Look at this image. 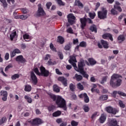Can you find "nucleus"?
<instances>
[{"instance_id":"f03ea898","label":"nucleus","mask_w":126,"mask_h":126,"mask_svg":"<svg viewBox=\"0 0 126 126\" xmlns=\"http://www.w3.org/2000/svg\"><path fill=\"white\" fill-rule=\"evenodd\" d=\"M120 78H122V76L118 74H114L111 76V85L113 88H116L121 86L122 80Z\"/></svg>"},{"instance_id":"5701e85b","label":"nucleus","mask_w":126,"mask_h":126,"mask_svg":"<svg viewBox=\"0 0 126 126\" xmlns=\"http://www.w3.org/2000/svg\"><path fill=\"white\" fill-rule=\"evenodd\" d=\"M111 126H120V125H118V121H117L116 119H111Z\"/></svg>"},{"instance_id":"9d476101","label":"nucleus","mask_w":126,"mask_h":126,"mask_svg":"<svg viewBox=\"0 0 126 126\" xmlns=\"http://www.w3.org/2000/svg\"><path fill=\"white\" fill-rule=\"evenodd\" d=\"M120 5H121V3H120L119 1H116L115 4L114 5V9L118 10V11L119 12H122V11H123V9H122V7L120 6Z\"/></svg>"},{"instance_id":"2eb2a0df","label":"nucleus","mask_w":126,"mask_h":126,"mask_svg":"<svg viewBox=\"0 0 126 126\" xmlns=\"http://www.w3.org/2000/svg\"><path fill=\"white\" fill-rule=\"evenodd\" d=\"M59 81H61L64 86H67V80L63 77H59L58 78Z\"/></svg>"},{"instance_id":"864d4df0","label":"nucleus","mask_w":126,"mask_h":126,"mask_svg":"<svg viewBox=\"0 0 126 126\" xmlns=\"http://www.w3.org/2000/svg\"><path fill=\"white\" fill-rule=\"evenodd\" d=\"M11 67H12V64H10L8 65L7 66H6L5 68V71H7V70H8V69H9V68H11Z\"/></svg>"},{"instance_id":"f3484780","label":"nucleus","mask_w":126,"mask_h":126,"mask_svg":"<svg viewBox=\"0 0 126 126\" xmlns=\"http://www.w3.org/2000/svg\"><path fill=\"white\" fill-rule=\"evenodd\" d=\"M14 38H17V33L15 31H13L10 35V39L11 41H13Z\"/></svg>"},{"instance_id":"e2e57ef3","label":"nucleus","mask_w":126,"mask_h":126,"mask_svg":"<svg viewBox=\"0 0 126 126\" xmlns=\"http://www.w3.org/2000/svg\"><path fill=\"white\" fill-rule=\"evenodd\" d=\"M13 51L16 54H20L21 53V51L18 49H15Z\"/></svg>"},{"instance_id":"bf43d9fd","label":"nucleus","mask_w":126,"mask_h":126,"mask_svg":"<svg viewBox=\"0 0 126 126\" xmlns=\"http://www.w3.org/2000/svg\"><path fill=\"white\" fill-rule=\"evenodd\" d=\"M50 48L52 51H56V48L54 47L53 43H51L50 45Z\"/></svg>"},{"instance_id":"c03bdc74","label":"nucleus","mask_w":126,"mask_h":126,"mask_svg":"<svg viewBox=\"0 0 126 126\" xmlns=\"http://www.w3.org/2000/svg\"><path fill=\"white\" fill-rule=\"evenodd\" d=\"M118 94L120 95V96H122L124 97H126V94L121 91H118Z\"/></svg>"},{"instance_id":"338daca9","label":"nucleus","mask_w":126,"mask_h":126,"mask_svg":"<svg viewBox=\"0 0 126 126\" xmlns=\"http://www.w3.org/2000/svg\"><path fill=\"white\" fill-rule=\"evenodd\" d=\"M34 72L36 73V74H40V72H39V70L38 69V68H35L33 70Z\"/></svg>"},{"instance_id":"aec40b11","label":"nucleus","mask_w":126,"mask_h":126,"mask_svg":"<svg viewBox=\"0 0 126 126\" xmlns=\"http://www.w3.org/2000/svg\"><path fill=\"white\" fill-rule=\"evenodd\" d=\"M48 95H49L50 98H51V99L53 100V101H57V100L58 99V95L56 96V95H55L51 93H49Z\"/></svg>"},{"instance_id":"de8ad7c7","label":"nucleus","mask_w":126,"mask_h":126,"mask_svg":"<svg viewBox=\"0 0 126 126\" xmlns=\"http://www.w3.org/2000/svg\"><path fill=\"white\" fill-rule=\"evenodd\" d=\"M79 46L80 47H85L87 46L86 42L82 41L80 43Z\"/></svg>"},{"instance_id":"1a4fd4ad","label":"nucleus","mask_w":126,"mask_h":126,"mask_svg":"<svg viewBox=\"0 0 126 126\" xmlns=\"http://www.w3.org/2000/svg\"><path fill=\"white\" fill-rule=\"evenodd\" d=\"M31 78L33 84L36 85L37 83H38V79L33 71H32L31 73Z\"/></svg>"},{"instance_id":"0e129e2a","label":"nucleus","mask_w":126,"mask_h":126,"mask_svg":"<svg viewBox=\"0 0 126 126\" xmlns=\"http://www.w3.org/2000/svg\"><path fill=\"white\" fill-rule=\"evenodd\" d=\"M56 123L57 124H62L63 123V120L61 118H59L56 120Z\"/></svg>"},{"instance_id":"8fccbe9b","label":"nucleus","mask_w":126,"mask_h":126,"mask_svg":"<svg viewBox=\"0 0 126 126\" xmlns=\"http://www.w3.org/2000/svg\"><path fill=\"white\" fill-rule=\"evenodd\" d=\"M58 55L60 59V60H63V54L62 52H58Z\"/></svg>"},{"instance_id":"79ce46f5","label":"nucleus","mask_w":126,"mask_h":126,"mask_svg":"<svg viewBox=\"0 0 126 126\" xmlns=\"http://www.w3.org/2000/svg\"><path fill=\"white\" fill-rule=\"evenodd\" d=\"M6 122V117H3L0 120V125H2L3 124H4Z\"/></svg>"},{"instance_id":"e433bc0d","label":"nucleus","mask_w":126,"mask_h":126,"mask_svg":"<svg viewBox=\"0 0 126 126\" xmlns=\"http://www.w3.org/2000/svg\"><path fill=\"white\" fill-rule=\"evenodd\" d=\"M25 99H26V100H27L28 103H29L30 104H31V103H32V98L29 96L25 95Z\"/></svg>"},{"instance_id":"7ed1b4c3","label":"nucleus","mask_w":126,"mask_h":126,"mask_svg":"<svg viewBox=\"0 0 126 126\" xmlns=\"http://www.w3.org/2000/svg\"><path fill=\"white\" fill-rule=\"evenodd\" d=\"M56 104L59 108H62L64 111L67 110L65 100L60 95H57V99H56Z\"/></svg>"},{"instance_id":"c756f323","label":"nucleus","mask_w":126,"mask_h":126,"mask_svg":"<svg viewBox=\"0 0 126 126\" xmlns=\"http://www.w3.org/2000/svg\"><path fill=\"white\" fill-rule=\"evenodd\" d=\"M75 77L77 81H81V80H82V78H83L81 75H78V74L75 75Z\"/></svg>"},{"instance_id":"603ef678","label":"nucleus","mask_w":126,"mask_h":126,"mask_svg":"<svg viewBox=\"0 0 126 126\" xmlns=\"http://www.w3.org/2000/svg\"><path fill=\"white\" fill-rule=\"evenodd\" d=\"M71 125L72 126H78V122H76L74 121H72L71 123Z\"/></svg>"},{"instance_id":"3c124183","label":"nucleus","mask_w":126,"mask_h":126,"mask_svg":"<svg viewBox=\"0 0 126 126\" xmlns=\"http://www.w3.org/2000/svg\"><path fill=\"white\" fill-rule=\"evenodd\" d=\"M56 1L59 5H64V3L62 0H56Z\"/></svg>"},{"instance_id":"b1692460","label":"nucleus","mask_w":126,"mask_h":126,"mask_svg":"<svg viewBox=\"0 0 126 126\" xmlns=\"http://www.w3.org/2000/svg\"><path fill=\"white\" fill-rule=\"evenodd\" d=\"M70 49H71V43H69L65 45L64 47V50L65 51H70Z\"/></svg>"},{"instance_id":"09e8293b","label":"nucleus","mask_w":126,"mask_h":126,"mask_svg":"<svg viewBox=\"0 0 126 126\" xmlns=\"http://www.w3.org/2000/svg\"><path fill=\"white\" fill-rule=\"evenodd\" d=\"M28 18V16L27 15H20V19H22L23 20H25V19H27Z\"/></svg>"},{"instance_id":"a878e982","label":"nucleus","mask_w":126,"mask_h":126,"mask_svg":"<svg viewBox=\"0 0 126 126\" xmlns=\"http://www.w3.org/2000/svg\"><path fill=\"white\" fill-rule=\"evenodd\" d=\"M88 62L90 63L91 65H94L96 64L97 63L95 60L91 58H90L88 59Z\"/></svg>"},{"instance_id":"72a5a7b5","label":"nucleus","mask_w":126,"mask_h":126,"mask_svg":"<svg viewBox=\"0 0 126 126\" xmlns=\"http://www.w3.org/2000/svg\"><path fill=\"white\" fill-rule=\"evenodd\" d=\"M58 41L59 43H60V44H63V42H64V38H63V37L62 36H58Z\"/></svg>"},{"instance_id":"39448f33","label":"nucleus","mask_w":126,"mask_h":126,"mask_svg":"<svg viewBox=\"0 0 126 126\" xmlns=\"http://www.w3.org/2000/svg\"><path fill=\"white\" fill-rule=\"evenodd\" d=\"M28 122L29 123H31L32 125L33 126H39L40 125H42V124H43V120L39 118L33 119L32 121H29Z\"/></svg>"},{"instance_id":"dca6fc26","label":"nucleus","mask_w":126,"mask_h":126,"mask_svg":"<svg viewBox=\"0 0 126 126\" xmlns=\"http://www.w3.org/2000/svg\"><path fill=\"white\" fill-rule=\"evenodd\" d=\"M106 117L105 113H103L101 115L99 118V122L100 124H104L105 123V121H106Z\"/></svg>"},{"instance_id":"13d9d810","label":"nucleus","mask_w":126,"mask_h":126,"mask_svg":"<svg viewBox=\"0 0 126 126\" xmlns=\"http://www.w3.org/2000/svg\"><path fill=\"white\" fill-rule=\"evenodd\" d=\"M98 114V112H94L92 116V120H94L96 117H97V114Z\"/></svg>"},{"instance_id":"bb28decb","label":"nucleus","mask_w":126,"mask_h":126,"mask_svg":"<svg viewBox=\"0 0 126 126\" xmlns=\"http://www.w3.org/2000/svg\"><path fill=\"white\" fill-rule=\"evenodd\" d=\"M62 115V112L60 110L54 112L52 114L53 117H60Z\"/></svg>"},{"instance_id":"423d86ee","label":"nucleus","mask_w":126,"mask_h":126,"mask_svg":"<svg viewBox=\"0 0 126 126\" xmlns=\"http://www.w3.org/2000/svg\"><path fill=\"white\" fill-rule=\"evenodd\" d=\"M102 11L98 12V17L100 19H105L107 18V10L104 7L101 8Z\"/></svg>"},{"instance_id":"6ab92c4d","label":"nucleus","mask_w":126,"mask_h":126,"mask_svg":"<svg viewBox=\"0 0 126 126\" xmlns=\"http://www.w3.org/2000/svg\"><path fill=\"white\" fill-rule=\"evenodd\" d=\"M101 43L104 49H108L109 48V43H108V42L102 39L101 40Z\"/></svg>"},{"instance_id":"2f4dec72","label":"nucleus","mask_w":126,"mask_h":126,"mask_svg":"<svg viewBox=\"0 0 126 126\" xmlns=\"http://www.w3.org/2000/svg\"><path fill=\"white\" fill-rule=\"evenodd\" d=\"M108 99V95H102L99 97L100 101H106Z\"/></svg>"},{"instance_id":"5fc2aeb1","label":"nucleus","mask_w":126,"mask_h":126,"mask_svg":"<svg viewBox=\"0 0 126 126\" xmlns=\"http://www.w3.org/2000/svg\"><path fill=\"white\" fill-rule=\"evenodd\" d=\"M49 59H51V56L50 54H47L45 55V57L44 58V60L45 61H48Z\"/></svg>"},{"instance_id":"6e6d98bb","label":"nucleus","mask_w":126,"mask_h":126,"mask_svg":"<svg viewBox=\"0 0 126 126\" xmlns=\"http://www.w3.org/2000/svg\"><path fill=\"white\" fill-rule=\"evenodd\" d=\"M106 80H107V77H103L102 78V81L100 82L101 84H104V83H105V82H106Z\"/></svg>"},{"instance_id":"0eeeda50","label":"nucleus","mask_w":126,"mask_h":126,"mask_svg":"<svg viewBox=\"0 0 126 126\" xmlns=\"http://www.w3.org/2000/svg\"><path fill=\"white\" fill-rule=\"evenodd\" d=\"M45 11H44V10L42 8L41 4H38V9L36 14V16H42L43 15H45Z\"/></svg>"},{"instance_id":"69168bd1","label":"nucleus","mask_w":126,"mask_h":126,"mask_svg":"<svg viewBox=\"0 0 126 126\" xmlns=\"http://www.w3.org/2000/svg\"><path fill=\"white\" fill-rule=\"evenodd\" d=\"M107 113H111V106H108L105 109Z\"/></svg>"},{"instance_id":"680f3d73","label":"nucleus","mask_w":126,"mask_h":126,"mask_svg":"<svg viewBox=\"0 0 126 126\" xmlns=\"http://www.w3.org/2000/svg\"><path fill=\"white\" fill-rule=\"evenodd\" d=\"M48 111L49 112H52V111H53V110H54V109H55V107L54 106H51L48 107Z\"/></svg>"},{"instance_id":"7c9ffc66","label":"nucleus","mask_w":126,"mask_h":126,"mask_svg":"<svg viewBox=\"0 0 126 126\" xmlns=\"http://www.w3.org/2000/svg\"><path fill=\"white\" fill-rule=\"evenodd\" d=\"M53 91L54 92H56V93H59V92H60V88L58 85H54L53 86Z\"/></svg>"},{"instance_id":"c85d7f7f","label":"nucleus","mask_w":126,"mask_h":126,"mask_svg":"<svg viewBox=\"0 0 126 126\" xmlns=\"http://www.w3.org/2000/svg\"><path fill=\"white\" fill-rule=\"evenodd\" d=\"M47 64L48 65H55V64H57V62L56 61L52 62V59H49L48 61Z\"/></svg>"},{"instance_id":"58836bf2","label":"nucleus","mask_w":126,"mask_h":126,"mask_svg":"<svg viewBox=\"0 0 126 126\" xmlns=\"http://www.w3.org/2000/svg\"><path fill=\"white\" fill-rule=\"evenodd\" d=\"M77 87L78 89H79V90L82 91L83 90V89H84V87H83V85H82L80 83L77 84Z\"/></svg>"},{"instance_id":"393cba45","label":"nucleus","mask_w":126,"mask_h":126,"mask_svg":"<svg viewBox=\"0 0 126 126\" xmlns=\"http://www.w3.org/2000/svg\"><path fill=\"white\" fill-rule=\"evenodd\" d=\"M75 5H78L80 8H83V4L79 0H76L75 1Z\"/></svg>"},{"instance_id":"4c0bfd02","label":"nucleus","mask_w":126,"mask_h":126,"mask_svg":"<svg viewBox=\"0 0 126 126\" xmlns=\"http://www.w3.org/2000/svg\"><path fill=\"white\" fill-rule=\"evenodd\" d=\"M0 1L2 3V6L4 8L7 7V3L6 2V0H0Z\"/></svg>"},{"instance_id":"ddd939ff","label":"nucleus","mask_w":126,"mask_h":126,"mask_svg":"<svg viewBox=\"0 0 126 126\" xmlns=\"http://www.w3.org/2000/svg\"><path fill=\"white\" fill-rule=\"evenodd\" d=\"M16 62H19L20 63H26V59L25 58H23V56L22 55L18 56L16 58Z\"/></svg>"},{"instance_id":"473e14b6","label":"nucleus","mask_w":126,"mask_h":126,"mask_svg":"<svg viewBox=\"0 0 126 126\" xmlns=\"http://www.w3.org/2000/svg\"><path fill=\"white\" fill-rule=\"evenodd\" d=\"M119 106L122 109H124L125 108V107H126V104H125V103H124V102H123V101L121 100H119Z\"/></svg>"},{"instance_id":"f704fd0d","label":"nucleus","mask_w":126,"mask_h":126,"mask_svg":"<svg viewBox=\"0 0 126 126\" xmlns=\"http://www.w3.org/2000/svg\"><path fill=\"white\" fill-rule=\"evenodd\" d=\"M31 89H32L31 86L29 85H26L25 88V91H26L27 92H30V91H31Z\"/></svg>"},{"instance_id":"412c9836","label":"nucleus","mask_w":126,"mask_h":126,"mask_svg":"<svg viewBox=\"0 0 126 126\" xmlns=\"http://www.w3.org/2000/svg\"><path fill=\"white\" fill-rule=\"evenodd\" d=\"M118 41H120V43L125 41V40H126V37L125 36V35H120L118 37Z\"/></svg>"},{"instance_id":"a211bd4d","label":"nucleus","mask_w":126,"mask_h":126,"mask_svg":"<svg viewBox=\"0 0 126 126\" xmlns=\"http://www.w3.org/2000/svg\"><path fill=\"white\" fill-rule=\"evenodd\" d=\"M23 39L25 40L26 42H30L31 41V36L29 34L26 33L23 35Z\"/></svg>"},{"instance_id":"052dcab7","label":"nucleus","mask_w":126,"mask_h":126,"mask_svg":"<svg viewBox=\"0 0 126 126\" xmlns=\"http://www.w3.org/2000/svg\"><path fill=\"white\" fill-rule=\"evenodd\" d=\"M29 11L27 8H23L22 9V12H23V13H28Z\"/></svg>"},{"instance_id":"f8f14e48","label":"nucleus","mask_w":126,"mask_h":126,"mask_svg":"<svg viewBox=\"0 0 126 126\" xmlns=\"http://www.w3.org/2000/svg\"><path fill=\"white\" fill-rule=\"evenodd\" d=\"M40 71L41 72L42 75L43 76H45V77L49 76V71L46 70V68H45V67L43 66L40 67Z\"/></svg>"},{"instance_id":"4468645a","label":"nucleus","mask_w":126,"mask_h":126,"mask_svg":"<svg viewBox=\"0 0 126 126\" xmlns=\"http://www.w3.org/2000/svg\"><path fill=\"white\" fill-rule=\"evenodd\" d=\"M0 94L2 96V100L3 101H6V100H7V92L1 91Z\"/></svg>"},{"instance_id":"c9c22d12","label":"nucleus","mask_w":126,"mask_h":126,"mask_svg":"<svg viewBox=\"0 0 126 126\" xmlns=\"http://www.w3.org/2000/svg\"><path fill=\"white\" fill-rule=\"evenodd\" d=\"M102 38L103 39H107L108 38H109L110 40H111V34L110 33H105V34H104L103 35H102Z\"/></svg>"},{"instance_id":"a18cd8bd","label":"nucleus","mask_w":126,"mask_h":126,"mask_svg":"<svg viewBox=\"0 0 126 126\" xmlns=\"http://www.w3.org/2000/svg\"><path fill=\"white\" fill-rule=\"evenodd\" d=\"M89 16L92 19H94L95 16H96V14L95 13H89Z\"/></svg>"},{"instance_id":"f257e3e1","label":"nucleus","mask_w":126,"mask_h":126,"mask_svg":"<svg viewBox=\"0 0 126 126\" xmlns=\"http://www.w3.org/2000/svg\"><path fill=\"white\" fill-rule=\"evenodd\" d=\"M69 59H70L68 60V62L69 63L72 65L73 67H74V69H75L76 71L80 72L81 74L83 75V77L86 78L87 79H88V77H89V75L87 74V72L84 71V65H85V64H84V61H82L78 63V68L76 66V63H77L75 56H70Z\"/></svg>"},{"instance_id":"37998d69","label":"nucleus","mask_w":126,"mask_h":126,"mask_svg":"<svg viewBox=\"0 0 126 126\" xmlns=\"http://www.w3.org/2000/svg\"><path fill=\"white\" fill-rule=\"evenodd\" d=\"M20 76L18 74H15L14 75H12L11 77V79L13 80H15L17 78H19Z\"/></svg>"},{"instance_id":"4d7b16f0","label":"nucleus","mask_w":126,"mask_h":126,"mask_svg":"<svg viewBox=\"0 0 126 126\" xmlns=\"http://www.w3.org/2000/svg\"><path fill=\"white\" fill-rule=\"evenodd\" d=\"M69 88L71 91H74V86L72 84H70L69 86Z\"/></svg>"},{"instance_id":"a19ab883","label":"nucleus","mask_w":126,"mask_h":126,"mask_svg":"<svg viewBox=\"0 0 126 126\" xmlns=\"http://www.w3.org/2000/svg\"><path fill=\"white\" fill-rule=\"evenodd\" d=\"M83 109L84 110V111L85 112V113H87L88 112H89V107L88 106V105H85L83 106Z\"/></svg>"},{"instance_id":"9b49d317","label":"nucleus","mask_w":126,"mask_h":126,"mask_svg":"<svg viewBox=\"0 0 126 126\" xmlns=\"http://www.w3.org/2000/svg\"><path fill=\"white\" fill-rule=\"evenodd\" d=\"M79 98H84L85 103H89V97H88L87 94H81L79 95Z\"/></svg>"},{"instance_id":"774afa93","label":"nucleus","mask_w":126,"mask_h":126,"mask_svg":"<svg viewBox=\"0 0 126 126\" xmlns=\"http://www.w3.org/2000/svg\"><path fill=\"white\" fill-rule=\"evenodd\" d=\"M51 5H52V3L51 2H49L46 3V6L48 9H50Z\"/></svg>"},{"instance_id":"cd10ccee","label":"nucleus","mask_w":126,"mask_h":126,"mask_svg":"<svg viewBox=\"0 0 126 126\" xmlns=\"http://www.w3.org/2000/svg\"><path fill=\"white\" fill-rule=\"evenodd\" d=\"M118 113H119L118 108H113V107H111V114L116 115Z\"/></svg>"},{"instance_id":"4be33fe9","label":"nucleus","mask_w":126,"mask_h":126,"mask_svg":"<svg viewBox=\"0 0 126 126\" xmlns=\"http://www.w3.org/2000/svg\"><path fill=\"white\" fill-rule=\"evenodd\" d=\"M90 30H91L92 32L97 33V28L96 27V25H92L90 28Z\"/></svg>"},{"instance_id":"6e6552de","label":"nucleus","mask_w":126,"mask_h":126,"mask_svg":"<svg viewBox=\"0 0 126 126\" xmlns=\"http://www.w3.org/2000/svg\"><path fill=\"white\" fill-rule=\"evenodd\" d=\"M68 22L71 25L74 24L75 20L76 19L75 16L73 15L72 14H69L67 15Z\"/></svg>"},{"instance_id":"20e7f679","label":"nucleus","mask_w":126,"mask_h":126,"mask_svg":"<svg viewBox=\"0 0 126 126\" xmlns=\"http://www.w3.org/2000/svg\"><path fill=\"white\" fill-rule=\"evenodd\" d=\"M80 27L82 30H84L85 27H86V25L87 24V22L89 23V24H93V21L91 20L90 18H86L85 17L82 18L80 19Z\"/></svg>"},{"instance_id":"ea45409f","label":"nucleus","mask_w":126,"mask_h":126,"mask_svg":"<svg viewBox=\"0 0 126 126\" xmlns=\"http://www.w3.org/2000/svg\"><path fill=\"white\" fill-rule=\"evenodd\" d=\"M111 14L113 15H118V14H119V12H118V11L116 10L115 9H112L111 10Z\"/></svg>"},{"instance_id":"49530a36","label":"nucleus","mask_w":126,"mask_h":126,"mask_svg":"<svg viewBox=\"0 0 126 126\" xmlns=\"http://www.w3.org/2000/svg\"><path fill=\"white\" fill-rule=\"evenodd\" d=\"M66 32L67 33H69L70 34H73V30H72V28H69L66 30Z\"/></svg>"}]
</instances>
